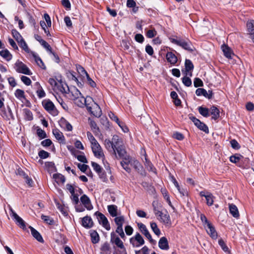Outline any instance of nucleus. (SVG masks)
Here are the masks:
<instances>
[{
	"mask_svg": "<svg viewBox=\"0 0 254 254\" xmlns=\"http://www.w3.org/2000/svg\"><path fill=\"white\" fill-rule=\"evenodd\" d=\"M185 75L184 77L182 78V82L183 84L187 87H190L192 84V82L191 79L188 77V73H184Z\"/></svg>",
	"mask_w": 254,
	"mask_h": 254,
	"instance_id": "nucleus-40",
	"label": "nucleus"
},
{
	"mask_svg": "<svg viewBox=\"0 0 254 254\" xmlns=\"http://www.w3.org/2000/svg\"><path fill=\"white\" fill-rule=\"evenodd\" d=\"M76 104L79 107H82L84 105L86 106V104H87L86 103V100L83 96L81 97V99H80L79 98L77 99H76Z\"/></svg>",
	"mask_w": 254,
	"mask_h": 254,
	"instance_id": "nucleus-56",
	"label": "nucleus"
},
{
	"mask_svg": "<svg viewBox=\"0 0 254 254\" xmlns=\"http://www.w3.org/2000/svg\"><path fill=\"white\" fill-rule=\"evenodd\" d=\"M159 248L162 250H168L169 246L167 239L165 237H161L158 242Z\"/></svg>",
	"mask_w": 254,
	"mask_h": 254,
	"instance_id": "nucleus-20",
	"label": "nucleus"
},
{
	"mask_svg": "<svg viewBox=\"0 0 254 254\" xmlns=\"http://www.w3.org/2000/svg\"><path fill=\"white\" fill-rule=\"evenodd\" d=\"M29 228L31 230V234L33 237L38 242L42 243H44V241L40 233L31 226H30Z\"/></svg>",
	"mask_w": 254,
	"mask_h": 254,
	"instance_id": "nucleus-24",
	"label": "nucleus"
},
{
	"mask_svg": "<svg viewBox=\"0 0 254 254\" xmlns=\"http://www.w3.org/2000/svg\"><path fill=\"white\" fill-rule=\"evenodd\" d=\"M0 56L5 59L7 61H9L12 58V55L7 49L0 51Z\"/></svg>",
	"mask_w": 254,
	"mask_h": 254,
	"instance_id": "nucleus-37",
	"label": "nucleus"
},
{
	"mask_svg": "<svg viewBox=\"0 0 254 254\" xmlns=\"http://www.w3.org/2000/svg\"><path fill=\"white\" fill-rule=\"evenodd\" d=\"M14 95H15V97L19 99L25 98V95H24V92L23 90H22L21 89H16L15 90Z\"/></svg>",
	"mask_w": 254,
	"mask_h": 254,
	"instance_id": "nucleus-46",
	"label": "nucleus"
},
{
	"mask_svg": "<svg viewBox=\"0 0 254 254\" xmlns=\"http://www.w3.org/2000/svg\"><path fill=\"white\" fill-rule=\"evenodd\" d=\"M135 40L139 43H142L144 40V37L141 34H137L135 35L134 37Z\"/></svg>",
	"mask_w": 254,
	"mask_h": 254,
	"instance_id": "nucleus-62",
	"label": "nucleus"
},
{
	"mask_svg": "<svg viewBox=\"0 0 254 254\" xmlns=\"http://www.w3.org/2000/svg\"><path fill=\"white\" fill-rule=\"evenodd\" d=\"M229 209L230 213L235 218L238 219L240 217V214L238 209L236 205L233 203L229 204Z\"/></svg>",
	"mask_w": 254,
	"mask_h": 254,
	"instance_id": "nucleus-21",
	"label": "nucleus"
},
{
	"mask_svg": "<svg viewBox=\"0 0 254 254\" xmlns=\"http://www.w3.org/2000/svg\"><path fill=\"white\" fill-rule=\"evenodd\" d=\"M166 58L168 63L171 64H175L178 61L177 56L172 52H169L166 54Z\"/></svg>",
	"mask_w": 254,
	"mask_h": 254,
	"instance_id": "nucleus-22",
	"label": "nucleus"
},
{
	"mask_svg": "<svg viewBox=\"0 0 254 254\" xmlns=\"http://www.w3.org/2000/svg\"><path fill=\"white\" fill-rule=\"evenodd\" d=\"M56 183L58 184H64L65 181V178L64 175L60 173L54 174L53 176Z\"/></svg>",
	"mask_w": 254,
	"mask_h": 254,
	"instance_id": "nucleus-34",
	"label": "nucleus"
},
{
	"mask_svg": "<svg viewBox=\"0 0 254 254\" xmlns=\"http://www.w3.org/2000/svg\"><path fill=\"white\" fill-rule=\"evenodd\" d=\"M135 254H149L148 248L145 246L140 250L135 251Z\"/></svg>",
	"mask_w": 254,
	"mask_h": 254,
	"instance_id": "nucleus-50",
	"label": "nucleus"
},
{
	"mask_svg": "<svg viewBox=\"0 0 254 254\" xmlns=\"http://www.w3.org/2000/svg\"><path fill=\"white\" fill-rule=\"evenodd\" d=\"M116 147L114 149L115 154H114L117 159H123L127 158V152L125 146L122 144V142L119 140L117 143Z\"/></svg>",
	"mask_w": 254,
	"mask_h": 254,
	"instance_id": "nucleus-3",
	"label": "nucleus"
},
{
	"mask_svg": "<svg viewBox=\"0 0 254 254\" xmlns=\"http://www.w3.org/2000/svg\"><path fill=\"white\" fill-rule=\"evenodd\" d=\"M91 148L95 156L101 158L104 156L102 149L98 142L91 144Z\"/></svg>",
	"mask_w": 254,
	"mask_h": 254,
	"instance_id": "nucleus-14",
	"label": "nucleus"
},
{
	"mask_svg": "<svg viewBox=\"0 0 254 254\" xmlns=\"http://www.w3.org/2000/svg\"><path fill=\"white\" fill-rule=\"evenodd\" d=\"M157 216L160 217V221L164 224H171L170 217L167 211H165V213L162 211H160Z\"/></svg>",
	"mask_w": 254,
	"mask_h": 254,
	"instance_id": "nucleus-15",
	"label": "nucleus"
},
{
	"mask_svg": "<svg viewBox=\"0 0 254 254\" xmlns=\"http://www.w3.org/2000/svg\"><path fill=\"white\" fill-rule=\"evenodd\" d=\"M35 87L36 88V93L39 98H42L46 96V93L38 82H36L34 84Z\"/></svg>",
	"mask_w": 254,
	"mask_h": 254,
	"instance_id": "nucleus-26",
	"label": "nucleus"
},
{
	"mask_svg": "<svg viewBox=\"0 0 254 254\" xmlns=\"http://www.w3.org/2000/svg\"><path fill=\"white\" fill-rule=\"evenodd\" d=\"M173 137L174 138H175L178 140H182L184 138V135L179 132H175L173 134Z\"/></svg>",
	"mask_w": 254,
	"mask_h": 254,
	"instance_id": "nucleus-63",
	"label": "nucleus"
},
{
	"mask_svg": "<svg viewBox=\"0 0 254 254\" xmlns=\"http://www.w3.org/2000/svg\"><path fill=\"white\" fill-rule=\"evenodd\" d=\"M221 49L224 56L227 58L232 59V55H234V54L232 53L231 49L228 46L224 44L222 46Z\"/></svg>",
	"mask_w": 254,
	"mask_h": 254,
	"instance_id": "nucleus-29",
	"label": "nucleus"
},
{
	"mask_svg": "<svg viewBox=\"0 0 254 254\" xmlns=\"http://www.w3.org/2000/svg\"><path fill=\"white\" fill-rule=\"evenodd\" d=\"M130 162V160L129 156H127V158H125L124 160L121 162V165L122 167L128 173H129L131 171L130 168L128 166Z\"/></svg>",
	"mask_w": 254,
	"mask_h": 254,
	"instance_id": "nucleus-35",
	"label": "nucleus"
},
{
	"mask_svg": "<svg viewBox=\"0 0 254 254\" xmlns=\"http://www.w3.org/2000/svg\"><path fill=\"white\" fill-rule=\"evenodd\" d=\"M156 33L157 32L155 29H151L147 31L146 36L148 38H152L156 35Z\"/></svg>",
	"mask_w": 254,
	"mask_h": 254,
	"instance_id": "nucleus-59",
	"label": "nucleus"
},
{
	"mask_svg": "<svg viewBox=\"0 0 254 254\" xmlns=\"http://www.w3.org/2000/svg\"><path fill=\"white\" fill-rule=\"evenodd\" d=\"M111 243L115 244L117 247L120 248L121 251H119L114 254H127L126 249L124 247L123 242L121 240L120 238L117 236L115 233L113 232L111 233Z\"/></svg>",
	"mask_w": 254,
	"mask_h": 254,
	"instance_id": "nucleus-2",
	"label": "nucleus"
},
{
	"mask_svg": "<svg viewBox=\"0 0 254 254\" xmlns=\"http://www.w3.org/2000/svg\"><path fill=\"white\" fill-rule=\"evenodd\" d=\"M10 215L15 220L16 224L23 229H26L25 223L24 220L19 216L16 212L10 207Z\"/></svg>",
	"mask_w": 254,
	"mask_h": 254,
	"instance_id": "nucleus-9",
	"label": "nucleus"
},
{
	"mask_svg": "<svg viewBox=\"0 0 254 254\" xmlns=\"http://www.w3.org/2000/svg\"><path fill=\"white\" fill-rule=\"evenodd\" d=\"M42 106L46 111L54 116L58 115V111L54 103L50 99H45L42 102Z\"/></svg>",
	"mask_w": 254,
	"mask_h": 254,
	"instance_id": "nucleus-4",
	"label": "nucleus"
},
{
	"mask_svg": "<svg viewBox=\"0 0 254 254\" xmlns=\"http://www.w3.org/2000/svg\"><path fill=\"white\" fill-rule=\"evenodd\" d=\"M19 46L23 50H24L26 53H29L30 52L29 49L27 46V44L24 41V39H22L21 41H19V42H18Z\"/></svg>",
	"mask_w": 254,
	"mask_h": 254,
	"instance_id": "nucleus-47",
	"label": "nucleus"
},
{
	"mask_svg": "<svg viewBox=\"0 0 254 254\" xmlns=\"http://www.w3.org/2000/svg\"><path fill=\"white\" fill-rule=\"evenodd\" d=\"M20 79L21 81L23 82V83L26 85L29 86L31 85L32 82L30 78H29L28 77L24 75H22L20 77Z\"/></svg>",
	"mask_w": 254,
	"mask_h": 254,
	"instance_id": "nucleus-54",
	"label": "nucleus"
},
{
	"mask_svg": "<svg viewBox=\"0 0 254 254\" xmlns=\"http://www.w3.org/2000/svg\"><path fill=\"white\" fill-rule=\"evenodd\" d=\"M32 56L35 59V62L37 64L42 68L46 69V66L45 65L42 59L34 52H32Z\"/></svg>",
	"mask_w": 254,
	"mask_h": 254,
	"instance_id": "nucleus-36",
	"label": "nucleus"
},
{
	"mask_svg": "<svg viewBox=\"0 0 254 254\" xmlns=\"http://www.w3.org/2000/svg\"><path fill=\"white\" fill-rule=\"evenodd\" d=\"M107 209L111 216L114 217L118 215V207L116 205H109Z\"/></svg>",
	"mask_w": 254,
	"mask_h": 254,
	"instance_id": "nucleus-33",
	"label": "nucleus"
},
{
	"mask_svg": "<svg viewBox=\"0 0 254 254\" xmlns=\"http://www.w3.org/2000/svg\"><path fill=\"white\" fill-rule=\"evenodd\" d=\"M24 112L25 114V118L28 121H31L33 120V114L31 111L28 109H24Z\"/></svg>",
	"mask_w": 254,
	"mask_h": 254,
	"instance_id": "nucleus-48",
	"label": "nucleus"
},
{
	"mask_svg": "<svg viewBox=\"0 0 254 254\" xmlns=\"http://www.w3.org/2000/svg\"><path fill=\"white\" fill-rule=\"evenodd\" d=\"M91 165L93 168L94 170L98 174V175H101V173L103 170V168L98 164L94 162H91Z\"/></svg>",
	"mask_w": 254,
	"mask_h": 254,
	"instance_id": "nucleus-43",
	"label": "nucleus"
},
{
	"mask_svg": "<svg viewBox=\"0 0 254 254\" xmlns=\"http://www.w3.org/2000/svg\"><path fill=\"white\" fill-rule=\"evenodd\" d=\"M185 71L182 70V72L183 73H187V72H189L190 71L192 70L194 68V66H193V64L192 62L190 60H189V59H186L185 60Z\"/></svg>",
	"mask_w": 254,
	"mask_h": 254,
	"instance_id": "nucleus-31",
	"label": "nucleus"
},
{
	"mask_svg": "<svg viewBox=\"0 0 254 254\" xmlns=\"http://www.w3.org/2000/svg\"><path fill=\"white\" fill-rule=\"evenodd\" d=\"M210 114L212 115V120H216L220 117L219 110L215 106H212L210 109Z\"/></svg>",
	"mask_w": 254,
	"mask_h": 254,
	"instance_id": "nucleus-25",
	"label": "nucleus"
},
{
	"mask_svg": "<svg viewBox=\"0 0 254 254\" xmlns=\"http://www.w3.org/2000/svg\"><path fill=\"white\" fill-rule=\"evenodd\" d=\"M87 137L88 139L89 140L90 143L91 144L95 143L97 142L95 138L94 137V136L92 135V134L90 132H87Z\"/></svg>",
	"mask_w": 254,
	"mask_h": 254,
	"instance_id": "nucleus-64",
	"label": "nucleus"
},
{
	"mask_svg": "<svg viewBox=\"0 0 254 254\" xmlns=\"http://www.w3.org/2000/svg\"><path fill=\"white\" fill-rule=\"evenodd\" d=\"M145 166L147 168L148 170L149 171L154 172V170H155V169L153 167L151 162L146 158H145Z\"/></svg>",
	"mask_w": 254,
	"mask_h": 254,
	"instance_id": "nucleus-57",
	"label": "nucleus"
},
{
	"mask_svg": "<svg viewBox=\"0 0 254 254\" xmlns=\"http://www.w3.org/2000/svg\"><path fill=\"white\" fill-rule=\"evenodd\" d=\"M90 235L91 237V242L94 244H97L99 242L100 237L98 233L95 230H90Z\"/></svg>",
	"mask_w": 254,
	"mask_h": 254,
	"instance_id": "nucleus-27",
	"label": "nucleus"
},
{
	"mask_svg": "<svg viewBox=\"0 0 254 254\" xmlns=\"http://www.w3.org/2000/svg\"><path fill=\"white\" fill-rule=\"evenodd\" d=\"M218 244L224 252L228 251V248L222 239H221L218 240Z\"/></svg>",
	"mask_w": 254,
	"mask_h": 254,
	"instance_id": "nucleus-60",
	"label": "nucleus"
},
{
	"mask_svg": "<svg viewBox=\"0 0 254 254\" xmlns=\"http://www.w3.org/2000/svg\"><path fill=\"white\" fill-rule=\"evenodd\" d=\"M53 133L56 138L59 141L64 142L65 140L64 136L63 133L59 129L55 128L53 129Z\"/></svg>",
	"mask_w": 254,
	"mask_h": 254,
	"instance_id": "nucleus-32",
	"label": "nucleus"
},
{
	"mask_svg": "<svg viewBox=\"0 0 254 254\" xmlns=\"http://www.w3.org/2000/svg\"><path fill=\"white\" fill-rule=\"evenodd\" d=\"M37 134L40 139H43L47 137L46 132L40 128L37 129Z\"/></svg>",
	"mask_w": 254,
	"mask_h": 254,
	"instance_id": "nucleus-53",
	"label": "nucleus"
},
{
	"mask_svg": "<svg viewBox=\"0 0 254 254\" xmlns=\"http://www.w3.org/2000/svg\"><path fill=\"white\" fill-rule=\"evenodd\" d=\"M38 155L41 159H46L49 156L50 153L44 150H42L38 152Z\"/></svg>",
	"mask_w": 254,
	"mask_h": 254,
	"instance_id": "nucleus-55",
	"label": "nucleus"
},
{
	"mask_svg": "<svg viewBox=\"0 0 254 254\" xmlns=\"http://www.w3.org/2000/svg\"><path fill=\"white\" fill-rule=\"evenodd\" d=\"M60 125L63 127H65L67 131H71L72 127L71 124L64 119L61 120Z\"/></svg>",
	"mask_w": 254,
	"mask_h": 254,
	"instance_id": "nucleus-38",
	"label": "nucleus"
},
{
	"mask_svg": "<svg viewBox=\"0 0 254 254\" xmlns=\"http://www.w3.org/2000/svg\"><path fill=\"white\" fill-rule=\"evenodd\" d=\"M201 197H204L206 200V204L208 206H211L214 202V197L211 193L207 191H201L199 192Z\"/></svg>",
	"mask_w": 254,
	"mask_h": 254,
	"instance_id": "nucleus-13",
	"label": "nucleus"
},
{
	"mask_svg": "<svg viewBox=\"0 0 254 254\" xmlns=\"http://www.w3.org/2000/svg\"><path fill=\"white\" fill-rule=\"evenodd\" d=\"M152 204V206L153 207L154 213L156 216H157L158 214L161 211L159 210V209L158 202L157 201H153Z\"/></svg>",
	"mask_w": 254,
	"mask_h": 254,
	"instance_id": "nucleus-49",
	"label": "nucleus"
},
{
	"mask_svg": "<svg viewBox=\"0 0 254 254\" xmlns=\"http://www.w3.org/2000/svg\"><path fill=\"white\" fill-rule=\"evenodd\" d=\"M189 118L200 130L203 131L206 133L209 132L208 127L204 123L192 116H190Z\"/></svg>",
	"mask_w": 254,
	"mask_h": 254,
	"instance_id": "nucleus-10",
	"label": "nucleus"
},
{
	"mask_svg": "<svg viewBox=\"0 0 254 254\" xmlns=\"http://www.w3.org/2000/svg\"><path fill=\"white\" fill-rule=\"evenodd\" d=\"M76 68L77 72L80 75L81 80H82L88 74L87 71L85 70L83 67L79 64H76Z\"/></svg>",
	"mask_w": 254,
	"mask_h": 254,
	"instance_id": "nucleus-30",
	"label": "nucleus"
},
{
	"mask_svg": "<svg viewBox=\"0 0 254 254\" xmlns=\"http://www.w3.org/2000/svg\"><path fill=\"white\" fill-rule=\"evenodd\" d=\"M14 68L19 73L30 75L32 74L28 66L19 60H17L14 64Z\"/></svg>",
	"mask_w": 254,
	"mask_h": 254,
	"instance_id": "nucleus-5",
	"label": "nucleus"
},
{
	"mask_svg": "<svg viewBox=\"0 0 254 254\" xmlns=\"http://www.w3.org/2000/svg\"><path fill=\"white\" fill-rule=\"evenodd\" d=\"M57 98V100L58 101V102L62 106V108L64 110L67 111L68 110V107L67 105L64 102V101H63V99L61 98L60 97H59V98Z\"/></svg>",
	"mask_w": 254,
	"mask_h": 254,
	"instance_id": "nucleus-58",
	"label": "nucleus"
},
{
	"mask_svg": "<svg viewBox=\"0 0 254 254\" xmlns=\"http://www.w3.org/2000/svg\"><path fill=\"white\" fill-rule=\"evenodd\" d=\"M86 107L87 111L94 116L99 118L101 116V110L99 106L96 103H94V105H92V107L90 106L89 104H86Z\"/></svg>",
	"mask_w": 254,
	"mask_h": 254,
	"instance_id": "nucleus-11",
	"label": "nucleus"
},
{
	"mask_svg": "<svg viewBox=\"0 0 254 254\" xmlns=\"http://www.w3.org/2000/svg\"><path fill=\"white\" fill-rule=\"evenodd\" d=\"M114 221L116 224L117 225V227H123V223L125 221V218L123 216H120L118 217L117 216L114 219Z\"/></svg>",
	"mask_w": 254,
	"mask_h": 254,
	"instance_id": "nucleus-42",
	"label": "nucleus"
},
{
	"mask_svg": "<svg viewBox=\"0 0 254 254\" xmlns=\"http://www.w3.org/2000/svg\"><path fill=\"white\" fill-rule=\"evenodd\" d=\"M120 139L118 136L117 135L113 136L112 141L109 139H106L104 140V145L106 148L110 152H113L114 154H115V152L114 150L116 145Z\"/></svg>",
	"mask_w": 254,
	"mask_h": 254,
	"instance_id": "nucleus-7",
	"label": "nucleus"
},
{
	"mask_svg": "<svg viewBox=\"0 0 254 254\" xmlns=\"http://www.w3.org/2000/svg\"><path fill=\"white\" fill-rule=\"evenodd\" d=\"M198 111L199 114L204 117H208L209 116V110L206 107H203L202 106L199 107L198 108Z\"/></svg>",
	"mask_w": 254,
	"mask_h": 254,
	"instance_id": "nucleus-39",
	"label": "nucleus"
},
{
	"mask_svg": "<svg viewBox=\"0 0 254 254\" xmlns=\"http://www.w3.org/2000/svg\"><path fill=\"white\" fill-rule=\"evenodd\" d=\"M101 254H111V247L110 244L106 242L101 247Z\"/></svg>",
	"mask_w": 254,
	"mask_h": 254,
	"instance_id": "nucleus-28",
	"label": "nucleus"
},
{
	"mask_svg": "<svg viewBox=\"0 0 254 254\" xmlns=\"http://www.w3.org/2000/svg\"><path fill=\"white\" fill-rule=\"evenodd\" d=\"M232 147L235 149H239L240 148V145L238 141L235 139H232L230 141Z\"/></svg>",
	"mask_w": 254,
	"mask_h": 254,
	"instance_id": "nucleus-61",
	"label": "nucleus"
},
{
	"mask_svg": "<svg viewBox=\"0 0 254 254\" xmlns=\"http://www.w3.org/2000/svg\"><path fill=\"white\" fill-rule=\"evenodd\" d=\"M137 226L140 231L149 240V242L152 244H155L156 241L152 238L151 235L146 226L142 223H138Z\"/></svg>",
	"mask_w": 254,
	"mask_h": 254,
	"instance_id": "nucleus-12",
	"label": "nucleus"
},
{
	"mask_svg": "<svg viewBox=\"0 0 254 254\" xmlns=\"http://www.w3.org/2000/svg\"><path fill=\"white\" fill-rule=\"evenodd\" d=\"M93 222L90 216H86L82 219V226L87 229L91 228L93 226Z\"/></svg>",
	"mask_w": 254,
	"mask_h": 254,
	"instance_id": "nucleus-19",
	"label": "nucleus"
},
{
	"mask_svg": "<svg viewBox=\"0 0 254 254\" xmlns=\"http://www.w3.org/2000/svg\"><path fill=\"white\" fill-rule=\"evenodd\" d=\"M150 227L153 232L157 236L161 234L160 229L158 228L157 224L155 222H151Z\"/></svg>",
	"mask_w": 254,
	"mask_h": 254,
	"instance_id": "nucleus-45",
	"label": "nucleus"
},
{
	"mask_svg": "<svg viewBox=\"0 0 254 254\" xmlns=\"http://www.w3.org/2000/svg\"><path fill=\"white\" fill-rule=\"evenodd\" d=\"M11 34L17 43L23 39L21 34L16 29H12Z\"/></svg>",
	"mask_w": 254,
	"mask_h": 254,
	"instance_id": "nucleus-41",
	"label": "nucleus"
},
{
	"mask_svg": "<svg viewBox=\"0 0 254 254\" xmlns=\"http://www.w3.org/2000/svg\"><path fill=\"white\" fill-rule=\"evenodd\" d=\"M248 34L254 43V20H248L247 23Z\"/></svg>",
	"mask_w": 254,
	"mask_h": 254,
	"instance_id": "nucleus-17",
	"label": "nucleus"
},
{
	"mask_svg": "<svg viewBox=\"0 0 254 254\" xmlns=\"http://www.w3.org/2000/svg\"><path fill=\"white\" fill-rule=\"evenodd\" d=\"M94 215L96 216L99 223L102 225L107 230H110V225L106 217L101 212L96 211Z\"/></svg>",
	"mask_w": 254,
	"mask_h": 254,
	"instance_id": "nucleus-8",
	"label": "nucleus"
},
{
	"mask_svg": "<svg viewBox=\"0 0 254 254\" xmlns=\"http://www.w3.org/2000/svg\"><path fill=\"white\" fill-rule=\"evenodd\" d=\"M195 94L197 96L203 95L205 97L210 99L212 98L213 93L212 90H208V92L203 88H197L196 90Z\"/></svg>",
	"mask_w": 254,
	"mask_h": 254,
	"instance_id": "nucleus-16",
	"label": "nucleus"
},
{
	"mask_svg": "<svg viewBox=\"0 0 254 254\" xmlns=\"http://www.w3.org/2000/svg\"><path fill=\"white\" fill-rule=\"evenodd\" d=\"M66 75L69 79H70L72 80H74V81L77 80V77L75 76V72L72 70H66Z\"/></svg>",
	"mask_w": 254,
	"mask_h": 254,
	"instance_id": "nucleus-44",
	"label": "nucleus"
},
{
	"mask_svg": "<svg viewBox=\"0 0 254 254\" xmlns=\"http://www.w3.org/2000/svg\"><path fill=\"white\" fill-rule=\"evenodd\" d=\"M193 85L195 87H202L203 86V83L201 79L196 77L194 79Z\"/></svg>",
	"mask_w": 254,
	"mask_h": 254,
	"instance_id": "nucleus-52",
	"label": "nucleus"
},
{
	"mask_svg": "<svg viewBox=\"0 0 254 254\" xmlns=\"http://www.w3.org/2000/svg\"><path fill=\"white\" fill-rule=\"evenodd\" d=\"M207 233L210 236L214 239H216L217 237V233L214 226L210 223L208 224L206 229Z\"/></svg>",
	"mask_w": 254,
	"mask_h": 254,
	"instance_id": "nucleus-23",
	"label": "nucleus"
},
{
	"mask_svg": "<svg viewBox=\"0 0 254 254\" xmlns=\"http://www.w3.org/2000/svg\"><path fill=\"white\" fill-rule=\"evenodd\" d=\"M169 40L172 43L181 47L184 50L190 52L192 53L195 49L192 43L189 40L186 41L182 39H176L173 38H169Z\"/></svg>",
	"mask_w": 254,
	"mask_h": 254,
	"instance_id": "nucleus-1",
	"label": "nucleus"
},
{
	"mask_svg": "<svg viewBox=\"0 0 254 254\" xmlns=\"http://www.w3.org/2000/svg\"><path fill=\"white\" fill-rule=\"evenodd\" d=\"M80 201L87 210H91L93 209V206L91 203L90 200L86 194H83L81 196Z\"/></svg>",
	"mask_w": 254,
	"mask_h": 254,
	"instance_id": "nucleus-18",
	"label": "nucleus"
},
{
	"mask_svg": "<svg viewBox=\"0 0 254 254\" xmlns=\"http://www.w3.org/2000/svg\"><path fill=\"white\" fill-rule=\"evenodd\" d=\"M129 243L133 248H138L145 243V241L139 233H136L135 235L129 239Z\"/></svg>",
	"mask_w": 254,
	"mask_h": 254,
	"instance_id": "nucleus-6",
	"label": "nucleus"
},
{
	"mask_svg": "<svg viewBox=\"0 0 254 254\" xmlns=\"http://www.w3.org/2000/svg\"><path fill=\"white\" fill-rule=\"evenodd\" d=\"M41 218L45 222L49 225H53L54 224V221L53 219H51L49 216L42 215Z\"/></svg>",
	"mask_w": 254,
	"mask_h": 254,
	"instance_id": "nucleus-51",
	"label": "nucleus"
}]
</instances>
